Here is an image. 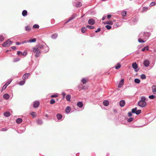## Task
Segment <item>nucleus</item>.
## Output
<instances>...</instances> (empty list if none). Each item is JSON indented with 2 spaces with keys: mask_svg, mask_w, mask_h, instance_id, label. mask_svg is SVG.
Instances as JSON below:
<instances>
[{
  "mask_svg": "<svg viewBox=\"0 0 156 156\" xmlns=\"http://www.w3.org/2000/svg\"><path fill=\"white\" fill-rule=\"evenodd\" d=\"M115 20H114L113 21H108V25H112L114 22H115Z\"/></svg>",
  "mask_w": 156,
  "mask_h": 156,
  "instance_id": "25",
  "label": "nucleus"
},
{
  "mask_svg": "<svg viewBox=\"0 0 156 156\" xmlns=\"http://www.w3.org/2000/svg\"><path fill=\"white\" fill-rule=\"evenodd\" d=\"M146 99L145 97L142 96L140 100L138 102V105L141 107H144L146 106L147 103L145 101Z\"/></svg>",
  "mask_w": 156,
  "mask_h": 156,
  "instance_id": "1",
  "label": "nucleus"
},
{
  "mask_svg": "<svg viewBox=\"0 0 156 156\" xmlns=\"http://www.w3.org/2000/svg\"><path fill=\"white\" fill-rule=\"evenodd\" d=\"M87 30L86 28L85 27H83L81 29V31L83 33H85Z\"/></svg>",
  "mask_w": 156,
  "mask_h": 156,
  "instance_id": "31",
  "label": "nucleus"
},
{
  "mask_svg": "<svg viewBox=\"0 0 156 156\" xmlns=\"http://www.w3.org/2000/svg\"><path fill=\"white\" fill-rule=\"evenodd\" d=\"M82 5V3L80 2H77L76 3V6L77 8L80 7Z\"/></svg>",
  "mask_w": 156,
  "mask_h": 156,
  "instance_id": "15",
  "label": "nucleus"
},
{
  "mask_svg": "<svg viewBox=\"0 0 156 156\" xmlns=\"http://www.w3.org/2000/svg\"><path fill=\"white\" fill-rule=\"evenodd\" d=\"M12 41H10L8 40L5 42L3 43L2 44V45L3 46L5 47H9L12 44Z\"/></svg>",
  "mask_w": 156,
  "mask_h": 156,
  "instance_id": "2",
  "label": "nucleus"
},
{
  "mask_svg": "<svg viewBox=\"0 0 156 156\" xmlns=\"http://www.w3.org/2000/svg\"><path fill=\"white\" fill-rule=\"evenodd\" d=\"M31 28L29 26H27L25 27V30L26 31H29L31 30Z\"/></svg>",
  "mask_w": 156,
  "mask_h": 156,
  "instance_id": "28",
  "label": "nucleus"
},
{
  "mask_svg": "<svg viewBox=\"0 0 156 156\" xmlns=\"http://www.w3.org/2000/svg\"><path fill=\"white\" fill-rule=\"evenodd\" d=\"M124 80L123 79H122L121 81H120L118 87L119 88L121 87L124 84Z\"/></svg>",
  "mask_w": 156,
  "mask_h": 156,
  "instance_id": "8",
  "label": "nucleus"
},
{
  "mask_svg": "<svg viewBox=\"0 0 156 156\" xmlns=\"http://www.w3.org/2000/svg\"><path fill=\"white\" fill-rule=\"evenodd\" d=\"M40 105V102L39 101H36L34 102L33 107L34 108L38 107Z\"/></svg>",
  "mask_w": 156,
  "mask_h": 156,
  "instance_id": "4",
  "label": "nucleus"
},
{
  "mask_svg": "<svg viewBox=\"0 0 156 156\" xmlns=\"http://www.w3.org/2000/svg\"><path fill=\"white\" fill-rule=\"evenodd\" d=\"M37 123L39 125H41L42 123V121L41 119H38L37 121Z\"/></svg>",
  "mask_w": 156,
  "mask_h": 156,
  "instance_id": "29",
  "label": "nucleus"
},
{
  "mask_svg": "<svg viewBox=\"0 0 156 156\" xmlns=\"http://www.w3.org/2000/svg\"><path fill=\"white\" fill-rule=\"evenodd\" d=\"M31 115L34 117H35L36 115V113L35 112H32L31 114Z\"/></svg>",
  "mask_w": 156,
  "mask_h": 156,
  "instance_id": "46",
  "label": "nucleus"
},
{
  "mask_svg": "<svg viewBox=\"0 0 156 156\" xmlns=\"http://www.w3.org/2000/svg\"><path fill=\"white\" fill-rule=\"evenodd\" d=\"M20 60V59L19 58H14L13 62H16L19 61Z\"/></svg>",
  "mask_w": 156,
  "mask_h": 156,
  "instance_id": "32",
  "label": "nucleus"
},
{
  "mask_svg": "<svg viewBox=\"0 0 156 156\" xmlns=\"http://www.w3.org/2000/svg\"><path fill=\"white\" fill-rule=\"evenodd\" d=\"M71 95L69 94H68L66 97V99L68 101H70L71 98Z\"/></svg>",
  "mask_w": 156,
  "mask_h": 156,
  "instance_id": "19",
  "label": "nucleus"
},
{
  "mask_svg": "<svg viewBox=\"0 0 156 156\" xmlns=\"http://www.w3.org/2000/svg\"><path fill=\"white\" fill-rule=\"evenodd\" d=\"M7 86L5 84L2 87V90H5Z\"/></svg>",
  "mask_w": 156,
  "mask_h": 156,
  "instance_id": "49",
  "label": "nucleus"
},
{
  "mask_svg": "<svg viewBox=\"0 0 156 156\" xmlns=\"http://www.w3.org/2000/svg\"><path fill=\"white\" fill-rule=\"evenodd\" d=\"M22 53H23L21 51H18L17 52V54L19 55L20 54H21L22 55Z\"/></svg>",
  "mask_w": 156,
  "mask_h": 156,
  "instance_id": "57",
  "label": "nucleus"
},
{
  "mask_svg": "<svg viewBox=\"0 0 156 156\" xmlns=\"http://www.w3.org/2000/svg\"><path fill=\"white\" fill-rule=\"evenodd\" d=\"M3 98L5 99L8 100L9 98V96L8 94H5L3 95Z\"/></svg>",
  "mask_w": 156,
  "mask_h": 156,
  "instance_id": "10",
  "label": "nucleus"
},
{
  "mask_svg": "<svg viewBox=\"0 0 156 156\" xmlns=\"http://www.w3.org/2000/svg\"><path fill=\"white\" fill-rule=\"evenodd\" d=\"M11 81L12 80H9V81L5 83V84L7 86L10 83Z\"/></svg>",
  "mask_w": 156,
  "mask_h": 156,
  "instance_id": "48",
  "label": "nucleus"
},
{
  "mask_svg": "<svg viewBox=\"0 0 156 156\" xmlns=\"http://www.w3.org/2000/svg\"><path fill=\"white\" fill-rule=\"evenodd\" d=\"M36 53V57H38L39 56L40 54V51L39 50V49L38 50V51H37Z\"/></svg>",
  "mask_w": 156,
  "mask_h": 156,
  "instance_id": "18",
  "label": "nucleus"
},
{
  "mask_svg": "<svg viewBox=\"0 0 156 156\" xmlns=\"http://www.w3.org/2000/svg\"><path fill=\"white\" fill-rule=\"evenodd\" d=\"M39 49L38 48H33V51L34 53H36Z\"/></svg>",
  "mask_w": 156,
  "mask_h": 156,
  "instance_id": "35",
  "label": "nucleus"
},
{
  "mask_svg": "<svg viewBox=\"0 0 156 156\" xmlns=\"http://www.w3.org/2000/svg\"><path fill=\"white\" fill-rule=\"evenodd\" d=\"M148 49L149 48L148 47H146L142 49V51H144L146 50H148Z\"/></svg>",
  "mask_w": 156,
  "mask_h": 156,
  "instance_id": "36",
  "label": "nucleus"
},
{
  "mask_svg": "<svg viewBox=\"0 0 156 156\" xmlns=\"http://www.w3.org/2000/svg\"><path fill=\"white\" fill-rule=\"evenodd\" d=\"M134 82L137 83H139L140 82V80L138 79H136L134 80Z\"/></svg>",
  "mask_w": 156,
  "mask_h": 156,
  "instance_id": "30",
  "label": "nucleus"
},
{
  "mask_svg": "<svg viewBox=\"0 0 156 156\" xmlns=\"http://www.w3.org/2000/svg\"><path fill=\"white\" fill-rule=\"evenodd\" d=\"M1 130L2 131H6L7 129L6 128H2Z\"/></svg>",
  "mask_w": 156,
  "mask_h": 156,
  "instance_id": "59",
  "label": "nucleus"
},
{
  "mask_svg": "<svg viewBox=\"0 0 156 156\" xmlns=\"http://www.w3.org/2000/svg\"><path fill=\"white\" fill-rule=\"evenodd\" d=\"M4 39V38L2 35H0V41H3Z\"/></svg>",
  "mask_w": 156,
  "mask_h": 156,
  "instance_id": "37",
  "label": "nucleus"
},
{
  "mask_svg": "<svg viewBox=\"0 0 156 156\" xmlns=\"http://www.w3.org/2000/svg\"><path fill=\"white\" fill-rule=\"evenodd\" d=\"M156 3L154 2H152L150 5V6H152L155 5H156Z\"/></svg>",
  "mask_w": 156,
  "mask_h": 156,
  "instance_id": "42",
  "label": "nucleus"
},
{
  "mask_svg": "<svg viewBox=\"0 0 156 156\" xmlns=\"http://www.w3.org/2000/svg\"><path fill=\"white\" fill-rule=\"evenodd\" d=\"M71 110V108L69 106L67 107L65 110V111L66 113H69Z\"/></svg>",
  "mask_w": 156,
  "mask_h": 156,
  "instance_id": "16",
  "label": "nucleus"
},
{
  "mask_svg": "<svg viewBox=\"0 0 156 156\" xmlns=\"http://www.w3.org/2000/svg\"><path fill=\"white\" fill-rule=\"evenodd\" d=\"M128 115L129 117H131L132 115V113L130 112H129L128 113Z\"/></svg>",
  "mask_w": 156,
  "mask_h": 156,
  "instance_id": "51",
  "label": "nucleus"
},
{
  "mask_svg": "<svg viewBox=\"0 0 156 156\" xmlns=\"http://www.w3.org/2000/svg\"><path fill=\"white\" fill-rule=\"evenodd\" d=\"M58 96L57 95L54 94L53 95H52L51 96V98H55L57 97Z\"/></svg>",
  "mask_w": 156,
  "mask_h": 156,
  "instance_id": "53",
  "label": "nucleus"
},
{
  "mask_svg": "<svg viewBox=\"0 0 156 156\" xmlns=\"http://www.w3.org/2000/svg\"><path fill=\"white\" fill-rule=\"evenodd\" d=\"M103 105L105 106H107V101L105 100L103 102Z\"/></svg>",
  "mask_w": 156,
  "mask_h": 156,
  "instance_id": "40",
  "label": "nucleus"
},
{
  "mask_svg": "<svg viewBox=\"0 0 156 156\" xmlns=\"http://www.w3.org/2000/svg\"><path fill=\"white\" fill-rule=\"evenodd\" d=\"M143 64L144 66L146 67H148L150 64V62L149 60H145L143 62Z\"/></svg>",
  "mask_w": 156,
  "mask_h": 156,
  "instance_id": "6",
  "label": "nucleus"
},
{
  "mask_svg": "<svg viewBox=\"0 0 156 156\" xmlns=\"http://www.w3.org/2000/svg\"><path fill=\"white\" fill-rule=\"evenodd\" d=\"M132 66L133 68L135 69H137L138 67V65L136 62H134L132 64Z\"/></svg>",
  "mask_w": 156,
  "mask_h": 156,
  "instance_id": "13",
  "label": "nucleus"
},
{
  "mask_svg": "<svg viewBox=\"0 0 156 156\" xmlns=\"http://www.w3.org/2000/svg\"><path fill=\"white\" fill-rule=\"evenodd\" d=\"M141 78L142 79H145L146 78V76L145 74H142L140 76Z\"/></svg>",
  "mask_w": 156,
  "mask_h": 156,
  "instance_id": "33",
  "label": "nucleus"
},
{
  "mask_svg": "<svg viewBox=\"0 0 156 156\" xmlns=\"http://www.w3.org/2000/svg\"><path fill=\"white\" fill-rule=\"evenodd\" d=\"M16 122L17 123H20L22 122V119L21 118H18L16 119Z\"/></svg>",
  "mask_w": 156,
  "mask_h": 156,
  "instance_id": "21",
  "label": "nucleus"
},
{
  "mask_svg": "<svg viewBox=\"0 0 156 156\" xmlns=\"http://www.w3.org/2000/svg\"><path fill=\"white\" fill-rule=\"evenodd\" d=\"M148 9L147 7H143V11H145L147 10Z\"/></svg>",
  "mask_w": 156,
  "mask_h": 156,
  "instance_id": "56",
  "label": "nucleus"
},
{
  "mask_svg": "<svg viewBox=\"0 0 156 156\" xmlns=\"http://www.w3.org/2000/svg\"><path fill=\"white\" fill-rule=\"evenodd\" d=\"M121 66V65L120 64L118 63L117 64V65L115 66V68L116 69H118L120 68Z\"/></svg>",
  "mask_w": 156,
  "mask_h": 156,
  "instance_id": "23",
  "label": "nucleus"
},
{
  "mask_svg": "<svg viewBox=\"0 0 156 156\" xmlns=\"http://www.w3.org/2000/svg\"><path fill=\"white\" fill-rule=\"evenodd\" d=\"M11 48L12 49L15 50H16V48L15 46H12Z\"/></svg>",
  "mask_w": 156,
  "mask_h": 156,
  "instance_id": "54",
  "label": "nucleus"
},
{
  "mask_svg": "<svg viewBox=\"0 0 156 156\" xmlns=\"http://www.w3.org/2000/svg\"><path fill=\"white\" fill-rule=\"evenodd\" d=\"M4 115L6 117H9L10 115V113L9 112H6L4 113Z\"/></svg>",
  "mask_w": 156,
  "mask_h": 156,
  "instance_id": "14",
  "label": "nucleus"
},
{
  "mask_svg": "<svg viewBox=\"0 0 156 156\" xmlns=\"http://www.w3.org/2000/svg\"><path fill=\"white\" fill-rule=\"evenodd\" d=\"M112 16L111 15H108V19H109Z\"/></svg>",
  "mask_w": 156,
  "mask_h": 156,
  "instance_id": "63",
  "label": "nucleus"
},
{
  "mask_svg": "<svg viewBox=\"0 0 156 156\" xmlns=\"http://www.w3.org/2000/svg\"><path fill=\"white\" fill-rule=\"evenodd\" d=\"M56 116L58 120H60L62 118V115L60 114H58L56 115Z\"/></svg>",
  "mask_w": 156,
  "mask_h": 156,
  "instance_id": "17",
  "label": "nucleus"
},
{
  "mask_svg": "<svg viewBox=\"0 0 156 156\" xmlns=\"http://www.w3.org/2000/svg\"><path fill=\"white\" fill-rule=\"evenodd\" d=\"M111 28V27L110 26L108 25V30H109Z\"/></svg>",
  "mask_w": 156,
  "mask_h": 156,
  "instance_id": "64",
  "label": "nucleus"
},
{
  "mask_svg": "<svg viewBox=\"0 0 156 156\" xmlns=\"http://www.w3.org/2000/svg\"><path fill=\"white\" fill-rule=\"evenodd\" d=\"M58 36V34H54L52 35L51 37L52 38L55 39Z\"/></svg>",
  "mask_w": 156,
  "mask_h": 156,
  "instance_id": "22",
  "label": "nucleus"
},
{
  "mask_svg": "<svg viewBox=\"0 0 156 156\" xmlns=\"http://www.w3.org/2000/svg\"><path fill=\"white\" fill-rule=\"evenodd\" d=\"M106 16H103L102 18V20H105V19L106 18Z\"/></svg>",
  "mask_w": 156,
  "mask_h": 156,
  "instance_id": "62",
  "label": "nucleus"
},
{
  "mask_svg": "<svg viewBox=\"0 0 156 156\" xmlns=\"http://www.w3.org/2000/svg\"><path fill=\"white\" fill-rule=\"evenodd\" d=\"M62 95L63 97V98H64L66 95V94L64 92H63L62 94Z\"/></svg>",
  "mask_w": 156,
  "mask_h": 156,
  "instance_id": "58",
  "label": "nucleus"
},
{
  "mask_svg": "<svg viewBox=\"0 0 156 156\" xmlns=\"http://www.w3.org/2000/svg\"><path fill=\"white\" fill-rule=\"evenodd\" d=\"M74 18V17H73L72 16H71L70 18H69V20H67L66 23H67L68 22H69L71 20H72Z\"/></svg>",
  "mask_w": 156,
  "mask_h": 156,
  "instance_id": "44",
  "label": "nucleus"
},
{
  "mask_svg": "<svg viewBox=\"0 0 156 156\" xmlns=\"http://www.w3.org/2000/svg\"><path fill=\"white\" fill-rule=\"evenodd\" d=\"M33 27L34 28H38L39 27V26L37 24H34L33 26Z\"/></svg>",
  "mask_w": 156,
  "mask_h": 156,
  "instance_id": "45",
  "label": "nucleus"
},
{
  "mask_svg": "<svg viewBox=\"0 0 156 156\" xmlns=\"http://www.w3.org/2000/svg\"><path fill=\"white\" fill-rule=\"evenodd\" d=\"M25 82V81L23 80L20 81L19 84L20 85H23Z\"/></svg>",
  "mask_w": 156,
  "mask_h": 156,
  "instance_id": "26",
  "label": "nucleus"
},
{
  "mask_svg": "<svg viewBox=\"0 0 156 156\" xmlns=\"http://www.w3.org/2000/svg\"><path fill=\"white\" fill-rule=\"evenodd\" d=\"M21 43H20L19 42H16V44L17 45H20L21 44Z\"/></svg>",
  "mask_w": 156,
  "mask_h": 156,
  "instance_id": "61",
  "label": "nucleus"
},
{
  "mask_svg": "<svg viewBox=\"0 0 156 156\" xmlns=\"http://www.w3.org/2000/svg\"><path fill=\"white\" fill-rule=\"evenodd\" d=\"M152 91L154 94H156V86L153 85L152 87Z\"/></svg>",
  "mask_w": 156,
  "mask_h": 156,
  "instance_id": "12",
  "label": "nucleus"
},
{
  "mask_svg": "<svg viewBox=\"0 0 156 156\" xmlns=\"http://www.w3.org/2000/svg\"><path fill=\"white\" fill-rule=\"evenodd\" d=\"M30 75V74L29 73H25L23 76L22 79L23 80H25L27 79Z\"/></svg>",
  "mask_w": 156,
  "mask_h": 156,
  "instance_id": "5",
  "label": "nucleus"
},
{
  "mask_svg": "<svg viewBox=\"0 0 156 156\" xmlns=\"http://www.w3.org/2000/svg\"><path fill=\"white\" fill-rule=\"evenodd\" d=\"M101 30V28H99L97 30H96L95 31V32L96 33H97L98 32H99Z\"/></svg>",
  "mask_w": 156,
  "mask_h": 156,
  "instance_id": "55",
  "label": "nucleus"
},
{
  "mask_svg": "<svg viewBox=\"0 0 156 156\" xmlns=\"http://www.w3.org/2000/svg\"><path fill=\"white\" fill-rule=\"evenodd\" d=\"M77 106L80 108H82L83 105V104L82 102L79 101L77 102Z\"/></svg>",
  "mask_w": 156,
  "mask_h": 156,
  "instance_id": "11",
  "label": "nucleus"
},
{
  "mask_svg": "<svg viewBox=\"0 0 156 156\" xmlns=\"http://www.w3.org/2000/svg\"><path fill=\"white\" fill-rule=\"evenodd\" d=\"M86 27L89 29H93L94 28V26H91L89 25H87L86 26Z\"/></svg>",
  "mask_w": 156,
  "mask_h": 156,
  "instance_id": "27",
  "label": "nucleus"
},
{
  "mask_svg": "<svg viewBox=\"0 0 156 156\" xmlns=\"http://www.w3.org/2000/svg\"><path fill=\"white\" fill-rule=\"evenodd\" d=\"M81 81L83 84H85L87 82V80L85 79H83Z\"/></svg>",
  "mask_w": 156,
  "mask_h": 156,
  "instance_id": "38",
  "label": "nucleus"
},
{
  "mask_svg": "<svg viewBox=\"0 0 156 156\" xmlns=\"http://www.w3.org/2000/svg\"><path fill=\"white\" fill-rule=\"evenodd\" d=\"M138 41L140 43H144L145 42V41H144L143 40L141 39L140 38H139L138 39Z\"/></svg>",
  "mask_w": 156,
  "mask_h": 156,
  "instance_id": "47",
  "label": "nucleus"
},
{
  "mask_svg": "<svg viewBox=\"0 0 156 156\" xmlns=\"http://www.w3.org/2000/svg\"><path fill=\"white\" fill-rule=\"evenodd\" d=\"M27 11L26 10H24L22 12V15L24 16L27 15Z\"/></svg>",
  "mask_w": 156,
  "mask_h": 156,
  "instance_id": "20",
  "label": "nucleus"
},
{
  "mask_svg": "<svg viewBox=\"0 0 156 156\" xmlns=\"http://www.w3.org/2000/svg\"><path fill=\"white\" fill-rule=\"evenodd\" d=\"M88 23L90 25H93L95 23V21L93 19H90L89 20Z\"/></svg>",
  "mask_w": 156,
  "mask_h": 156,
  "instance_id": "7",
  "label": "nucleus"
},
{
  "mask_svg": "<svg viewBox=\"0 0 156 156\" xmlns=\"http://www.w3.org/2000/svg\"><path fill=\"white\" fill-rule=\"evenodd\" d=\"M149 98L150 99H153L155 98V96L154 95H150L149 96Z\"/></svg>",
  "mask_w": 156,
  "mask_h": 156,
  "instance_id": "43",
  "label": "nucleus"
},
{
  "mask_svg": "<svg viewBox=\"0 0 156 156\" xmlns=\"http://www.w3.org/2000/svg\"><path fill=\"white\" fill-rule=\"evenodd\" d=\"M43 48V46L42 45L40 44V45H39V46L38 48V49H39L40 48L41 49V48Z\"/></svg>",
  "mask_w": 156,
  "mask_h": 156,
  "instance_id": "52",
  "label": "nucleus"
},
{
  "mask_svg": "<svg viewBox=\"0 0 156 156\" xmlns=\"http://www.w3.org/2000/svg\"><path fill=\"white\" fill-rule=\"evenodd\" d=\"M36 41V39L34 38L32 39H30L28 41V42L31 43L33 42H35Z\"/></svg>",
  "mask_w": 156,
  "mask_h": 156,
  "instance_id": "24",
  "label": "nucleus"
},
{
  "mask_svg": "<svg viewBox=\"0 0 156 156\" xmlns=\"http://www.w3.org/2000/svg\"><path fill=\"white\" fill-rule=\"evenodd\" d=\"M133 118H130L127 120V121L128 122H131L133 121Z\"/></svg>",
  "mask_w": 156,
  "mask_h": 156,
  "instance_id": "41",
  "label": "nucleus"
},
{
  "mask_svg": "<svg viewBox=\"0 0 156 156\" xmlns=\"http://www.w3.org/2000/svg\"><path fill=\"white\" fill-rule=\"evenodd\" d=\"M121 15L123 16H125L126 15V12L125 11H123L121 13Z\"/></svg>",
  "mask_w": 156,
  "mask_h": 156,
  "instance_id": "34",
  "label": "nucleus"
},
{
  "mask_svg": "<svg viewBox=\"0 0 156 156\" xmlns=\"http://www.w3.org/2000/svg\"><path fill=\"white\" fill-rule=\"evenodd\" d=\"M125 102L123 100H121L119 102V105L121 107H123L125 106Z\"/></svg>",
  "mask_w": 156,
  "mask_h": 156,
  "instance_id": "9",
  "label": "nucleus"
},
{
  "mask_svg": "<svg viewBox=\"0 0 156 156\" xmlns=\"http://www.w3.org/2000/svg\"><path fill=\"white\" fill-rule=\"evenodd\" d=\"M27 42H28V41H22V42H21V44H24V43H27Z\"/></svg>",
  "mask_w": 156,
  "mask_h": 156,
  "instance_id": "60",
  "label": "nucleus"
},
{
  "mask_svg": "<svg viewBox=\"0 0 156 156\" xmlns=\"http://www.w3.org/2000/svg\"><path fill=\"white\" fill-rule=\"evenodd\" d=\"M27 52L26 51H25L23 53H22V55L23 56H26L27 55Z\"/></svg>",
  "mask_w": 156,
  "mask_h": 156,
  "instance_id": "50",
  "label": "nucleus"
},
{
  "mask_svg": "<svg viewBox=\"0 0 156 156\" xmlns=\"http://www.w3.org/2000/svg\"><path fill=\"white\" fill-rule=\"evenodd\" d=\"M137 108L136 107L135 108H133L132 110V112L133 113H135L136 115H139L141 112L140 110H137Z\"/></svg>",
  "mask_w": 156,
  "mask_h": 156,
  "instance_id": "3",
  "label": "nucleus"
},
{
  "mask_svg": "<svg viewBox=\"0 0 156 156\" xmlns=\"http://www.w3.org/2000/svg\"><path fill=\"white\" fill-rule=\"evenodd\" d=\"M55 100L54 99H52L50 101V103L51 104H53L55 103Z\"/></svg>",
  "mask_w": 156,
  "mask_h": 156,
  "instance_id": "39",
  "label": "nucleus"
}]
</instances>
